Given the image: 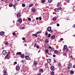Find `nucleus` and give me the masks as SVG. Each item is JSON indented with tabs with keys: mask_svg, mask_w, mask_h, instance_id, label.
I'll return each instance as SVG.
<instances>
[{
	"mask_svg": "<svg viewBox=\"0 0 75 75\" xmlns=\"http://www.w3.org/2000/svg\"><path fill=\"white\" fill-rule=\"evenodd\" d=\"M47 28V31H49V32H50L51 33H52V30H51V27L49 26Z\"/></svg>",
	"mask_w": 75,
	"mask_h": 75,
	"instance_id": "nucleus-1",
	"label": "nucleus"
},
{
	"mask_svg": "<svg viewBox=\"0 0 75 75\" xmlns=\"http://www.w3.org/2000/svg\"><path fill=\"white\" fill-rule=\"evenodd\" d=\"M4 74L3 75H8V73L6 71V70H4Z\"/></svg>",
	"mask_w": 75,
	"mask_h": 75,
	"instance_id": "nucleus-2",
	"label": "nucleus"
},
{
	"mask_svg": "<svg viewBox=\"0 0 75 75\" xmlns=\"http://www.w3.org/2000/svg\"><path fill=\"white\" fill-rule=\"evenodd\" d=\"M50 69L52 71H54L55 70V67L53 66L51 67H50Z\"/></svg>",
	"mask_w": 75,
	"mask_h": 75,
	"instance_id": "nucleus-3",
	"label": "nucleus"
},
{
	"mask_svg": "<svg viewBox=\"0 0 75 75\" xmlns=\"http://www.w3.org/2000/svg\"><path fill=\"white\" fill-rule=\"evenodd\" d=\"M71 67H72V64H70L68 67V69H70Z\"/></svg>",
	"mask_w": 75,
	"mask_h": 75,
	"instance_id": "nucleus-4",
	"label": "nucleus"
},
{
	"mask_svg": "<svg viewBox=\"0 0 75 75\" xmlns=\"http://www.w3.org/2000/svg\"><path fill=\"white\" fill-rule=\"evenodd\" d=\"M25 58L27 60H29L30 59V57L29 56H26L25 57Z\"/></svg>",
	"mask_w": 75,
	"mask_h": 75,
	"instance_id": "nucleus-5",
	"label": "nucleus"
},
{
	"mask_svg": "<svg viewBox=\"0 0 75 75\" xmlns=\"http://www.w3.org/2000/svg\"><path fill=\"white\" fill-rule=\"evenodd\" d=\"M4 32L2 31L0 33V35H4Z\"/></svg>",
	"mask_w": 75,
	"mask_h": 75,
	"instance_id": "nucleus-6",
	"label": "nucleus"
},
{
	"mask_svg": "<svg viewBox=\"0 0 75 75\" xmlns=\"http://www.w3.org/2000/svg\"><path fill=\"white\" fill-rule=\"evenodd\" d=\"M5 58L6 59H9V58H10V57H8V54H6V56L5 57Z\"/></svg>",
	"mask_w": 75,
	"mask_h": 75,
	"instance_id": "nucleus-7",
	"label": "nucleus"
},
{
	"mask_svg": "<svg viewBox=\"0 0 75 75\" xmlns=\"http://www.w3.org/2000/svg\"><path fill=\"white\" fill-rule=\"evenodd\" d=\"M2 53L4 55H6L7 54V52L5 50H4L3 51Z\"/></svg>",
	"mask_w": 75,
	"mask_h": 75,
	"instance_id": "nucleus-8",
	"label": "nucleus"
},
{
	"mask_svg": "<svg viewBox=\"0 0 75 75\" xmlns=\"http://www.w3.org/2000/svg\"><path fill=\"white\" fill-rule=\"evenodd\" d=\"M51 61V59H48L47 60V62L48 63H50Z\"/></svg>",
	"mask_w": 75,
	"mask_h": 75,
	"instance_id": "nucleus-9",
	"label": "nucleus"
},
{
	"mask_svg": "<svg viewBox=\"0 0 75 75\" xmlns=\"http://www.w3.org/2000/svg\"><path fill=\"white\" fill-rule=\"evenodd\" d=\"M20 67L17 66L16 67V70H17V71H18V70H19L20 69Z\"/></svg>",
	"mask_w": 75,
	"mask_h": 75,
	"instance_id": "nucleus-10",
	"label": "nucleus"
},
{
	"mask_svg": "<svg viewBox=\"0 0 75 75\" xmlns=\"http://www.w3.org/2000/svg\"><path fill=\"white\" fill-rule=\"evenodd\" d=\"M54 11H55V12H59V11H58V9L57 8L55 9Z\"/></svg>",
	"mask_w": 75,
	"mask_h": 75,
	"instance_id": "nucleus-11",
	"label": "nucleus"
},
{
	"mask_svg": "<svg viewBox=\"0 0 75 75\" xmlns=\"http://www.w3.org/2000/svg\"><path fill=\"white\" fill-rule=\"evenodd\" d=\"M18 21L19 23H21L22 22V20L21 19H19L18 20Z\"/></svg>",
	"mask_w": 75,
	"mask_h": 75,
	"instance_id": "nucleus-12",
	"label": "nucleus"
},
{
	"mask_svg": "<svg viewBox=\"0 0 75 75\" xmlns=\"http://www.w3.org/2000/svg\"><path fill=\"white\" fill-rule=\"evenodd\" d=\"M64 48L65 50H66L67 48V46L66 45H64Z\"/></svg>",
	"mask_w": 75,
	"mask_h": 75,
	"instance_id": "nucleus-13",
	"label": "nucleus"
},
{
	"mask_svg": "<svg viewBox=\"0 0 75 75\" xmlns=\"http://www.w3.org/2000/svg\"><path fill=\"white\" fill-rule=\"evenodd\" d=\"M16 54H18V55H21L22 54H21V53L20 52H18V53H17Z\"/></svg>",
	"mask_w": 75,
	"mask_h": 75,
	"instance_id": "nucleus-14",
	"label": "nucleus"
},
{
	"mask_svg": "<svg viewBox=\"0 0 75 75\" xmlns=\"http://www.w3.org/2000/svg\"><path fill=\"white\" fill-rule=\"evenodd\" d=\"M34 65H35L37 64V62L35 61L34 62Z\"/></svg>",
	"mask_w": 75,
	"mask_h": 75,
	"instance_id": "nucleus-15",
	"label": "nucleus"
},
{
	"mask_svg": "<svg viewBox=\"0 0 75 75\" xmlns=\"http://www.w3.org/2000/svg\"><path fill=\"white\" fill-rule=\"evenodd\" d=\"M51 38L52 39H54L55 38V36L54 35H52L51 37Z\"/></svg>",
	"mask_w": 75,
	"mask_h": 75,
	"instance_id": "nucleus-16",
	"label": "nucleus"
},
{
	"mask_svg": "<svg viewBox=\"0 0 75 75\" xmlns=\"http://www.w3.org/2000/svg\"><path fill=\"white\" fill-rule=\"evenodd\" d=\"M20 57L21 58H24V55L23 54L22 55H21Z\"/></svg>",
	"mask_w": 75,
	"mask_h": 75,
	"instance_id": "nucleus-17",
	"label": "nucleus"
},
{
	"mask_svg": "<svg viewBox=\"0 0 75 75\" xmlns=\"http://www.w3.org/2000/svg\"><path fill=\"white\" fill-rule=\"evenodd\" d=\"M9 7H12V6H13V4L11 3H10L9 4Z\"/></svg>",
	"mask_w": 75,
	"mask_h": 75,
	"instance_id": "nucleus-18",
	"label": "nucleus"
},
{
	"mask_svg": "<svg viewBox=\"0 0 75 75\" xmlns=\"http://www.w3.org/2000/svg\"><path fill=\"white\" fill-rule=\"evenodd\" d=\"M20 16H21V14L20 13H18L17 14V17H20Z\"/></svg>",
	"mask_w": 75,
	"mask_h": 75,
	"instance_id": "nucleus-19",
	"label": "nucleus"
},
{
	"mask_svg": "<svg viewBox=\"0 0 75 75\" xmlns=\"http://www.w3.org/2000/svg\"><path fill=\"white\" fill-rule=\"evenodd\" d=\"M70 72L71 74H73L74 73V72L73 71H71Z\"/></svg>",
	"mask_w": 75,
	"mask_h": 75,
	"instance_id": "nucleus-20",
	"label": "nucleus"
},
{
	"mask_svg": "<svg viewBox=\"0 0 75 75\" xmlns=\"http://www.w3.org/2000/svg\"><path fill=\"white\" fill-rule=\"evenodd\" d=\"M33 6V4H31L29 6V7H31Z\"/></svg>",
	"mask_w": 75,
	"mask_h": 75,
	"instance_id": "nucleus-21",
	"label": "nucleus"
},
{
	"mask_svg": "<svg viewBox=\"0 0 75 75\" xmlns=\"http://www.w3.org/2000/svg\"><path fill=\"white\" fill-rule=\"evenodd\" d=\"M42 33V32H41V31H39L37 32V34H39L40 33Z\"/></svg>",
	"mask_w": 75,
	"mask_h": 75,
	"instance_id": "nucleus-22",
	"label": "nucleus"
},
{
	"mask_svg": "<svg viewBox=\"0 0 75 75\" xmlns=\"http://www.w3.org/2000/svg\"><path fill=\"white\" fill-rule=\"evenodd\" d=\"M13 8H14V9H15V10H16V5H13Z\"/></svg>",
	"mask_w": 75,
	"mask_h": 75,
	"instance_id": "nucleus-23",
	"label": "nucleus"
},
{
	"mask_svg": "<svg viewBox=\"0 0 75 75\" xmlns=\"http://www.w3.org/2000/svg\"><path fill=\"white\" fill-rule=\"evenodd\" d=\"M53 21H55V20H56V18H55V17H54L53 19Z\"/></svg>",
	"mask_w": 75,
	"mask_h": 75,
	"instance_id": "nucleus-24",
	"label": "nucleus"
},
{
	"mask_svg": "<svg viewBox=\"0 0 75 75\" xmlns=\"http://www.w3.org/2000/svg\"><path fill=\"white\" fill-rule=\"evenodd\" d=\"M51 74L52 75H54V73L53 71H52L51 73Z\"/></svg>",
	"mask_w": 75,
	"mask_h": 75,
	"instance_id": "nucleus-25",
	"label": "nucleus"
},
{
	"mask_svg": "<svg viewBox=\"0 0 75 75\" xmlns=\"http://www.w3.org/2000/svg\"><path fill=\"white\" fill-rule=\"evenodd\" d=\"M22 7H24L25 6V5L24 4H22Z\"/></svg>",
	"mask_w": 75,
	"mask_h": 75,
	"instance_id": "nucleus-26",
	"label": "nucleus"
},
{
	"mask_svg": "<svg viewBox=\"0 0 75 75\" xmlns=\"http://www.w3.org/2000/svg\"><path fill=\"white\" fill-rule=\"evenodd\" d=\"M40 72H43V69H40Z\"/></svg>",
	"mask_w": 75,
	"mask_h": 75,
	"instance_id": "nucleus-27",
	"label": "nucleus"
},
{
	"mask_svg": "<svg viewBox=\"0 0 75 75\" xmlns=\"http://www.w3.org/2000/svg\"><path fill=\"white\" fill-rule=\"evenodd\" d=\"M48 42V39H46L45 40V42H46V43H47Z\"/></svg>",
	"mask_w": 75,
	"mask_h": 75,
	"instance_id": "nucleus-28",
	"label": "nucleus"
},
{
	"mask_svg": "<svg viewBox=\"0 0 75 75\" xmlns=\"http://www.w3.org/2000/svg\"><path fill=\"white\" fill-rule=\"evenodd\" d=\"M48 2H49V3H51V2H52V0H48Z\"/></svg>",
	"mask_w": 75,
	"mask_h": 75,
	"instance_id": "nucleus-29",
	"label": "nucleus"
},
{
	"mask_svg": "<svg viewBox=\"0 0 75 75\" xmlns=\"http://www.w3.org/2000/svg\"><path fill=\"white\" fill-rule=\"evenodd\" d=\"M51 37V34H49L48 36V38H49V37Z\"/></svg>",
	"mask_w": 75,
	"mask_h": 75,
	"instance_id": "nucleus-30",
	"label": "nucleus"
},
{
	"mask_svg": "<svg viewBox=\"0 0 75 75\" xmlns=\"http://www.w3.org/2000/svg\"><path fill=\"white\" fill-rule=\"evenodd\" d=\"M54 52L55 54H57L58 52V51L57 50H55L54 51Z\"/></svg>",
	"mask_w": 75,
	"mask_h": 75,
	"instance_id": "nucleus-31",
	"label": "nucleus"
},
{
	"mask_svg": "<svg viewBox=\"0 0 75 75\" xmlns=\"http://www.w3.org/2000/svg\"><path fill=\"white\" fill-rule=\"evenodd\" d=\"M58 10H62V8L61 7H59Z\"/></svg>",
	"mask_w": 75,
	"mask_h": 75,
	"instance_id": "nucleus-32",
	"label": "nucleus"
},
{
	"mask_svg": "<svg viewBox=\"0 0 75 75\" xmlns=\"http://www.w3.org/2000/svg\"><path fill=\"white\" fill-rule=\"evenodd\" d=\"M45 52L46 53H48V50L47 49L46 50H45Z\"/></svg>",
	"mask_w": 75,
	"mask_h": 75,
	"instance_id": "nucleus-33",
	"label": "nucleus"
},
{
	"mask_svg": "<svg viewBox=\"0 0 75 75\" xmlns=\"http://www.w3.org/2000/svg\"><path fill=\"white\" fill-rule=\"evenodd\" d=\"M42 3H45V0H42L41 1Z\"/></svg>",
	"mask_w": 75,
	"mask_h": 75,
	"instance_id": "nucleus-34",
	"label": "nucleus"
},
{
	"mask_svg": "<svg viewBox=\"0 0 75 75\" xmlns=\"http://www.w3.org/2000/svg\"><path fill=\"white\" fill-rule=\"evenodd\" d=\"M33 35H34V36H35L36 37H37V35H36L35 34H33Z\"/></svg>",
	"mask_w": 75,
	"mask_h": 75,
	"instance_id": "nucleus-35",
	"label": "nucleus"
},
{
	"mask_svg": "<svg viewBox=\"0 0 75 75\" xmlns=\"http://www.w3.org/2000/svg\"><path fill=\"white\" fill-rule=\"evenodd\" d=\"M4 44H5V45H8V42H5L4 43Z\"/></svg>",
	"mask_w": 75,
	"mask_h": 75,
	"instance_id": "nucleus-36",
	"label": "nucleus"
},
{
	"mask_svg": "<svg viewBox=\"0 0 75 75\" xmlns=\"http://www.w3.org/2000/svg\"><path fill=\"white\" fill-rule=\"evenodd\" d=\"M28 20L29 21H31V19L30 18H28Z\"/></svg>",
	"mask_w": 75,
	"mask_h": 75,
	"instance_id": "nucleus-37",
	"label": "nucleus"
},
{
	"mask_svg": "<svg viewBox=\"0 0 75 75\" xmlns=\"http://www.w3.org/2000/svg\"><path fill=\"white\" fill-rule=\"evenodd\" d=\"M35 11V8H34L32 10L33 12H34V11Z\"/></svg>",
	"mask_w": 75,
	"mask_h": 75,
	"instance_id": "nucleus-38",
	"label": "nucleus"
},
{
	"mask_svg": "<svg viewBox=\"0 0 75 75\" xmlns=\"http://www.w3.org/2000/svg\"><path fill=\"white\" fill-rule=\"evenodd\" d=\"M45 34L46 35H48V32H47V31L46 32Z\"/></svg>",
	"mask_w": 75,
	"mask_h": 75,
	"instance_id": "nucleus-39",
	"label": "nucleus"
},
{
	"mask_svg": "<svg viewBox=\"0 0 75 75\" xmlns=\"http://www.w3.org/2000/svg\"><path fill=\"white\" fill-rule=\"evenodd\" d=\"M51 51H54V49L53 48L51 49Z\"/></svg>",
	"mask_w": 75,
	"mask_h": 75,
	"instance_id": "nucleus-40",
	"label": "nucleus"
},
{
	"mask_svg": "<svg viewBox=\"0 0 75 75\" xmlns=\"http://www.w3.org/2000/svg\"><path fill=\"white\" fill-rule=\"evenodd\" d=\"M61 64L59 63V64H58V66H59V67H61Z\"/></svg>",
	"mask_w": 75,
	"mask_h": 75,
	"instance_id": "nucleus-41",
	"label": "nucleus"
},
{
	"mask_svg": "<svg viewBox=\"0 0 75 75\" xmlns=\"http://www.w3.org/2000/svg\"><path fill=\"white\" fill-rule=\"evenodd\" d=\"M39 19L40 20H41L42 19V18H41V17H39Z\"/></svg>",
	"mask_w": 75,
	"mask_h": 75,
	"instance_id": "nucleus-42",
	"label": "nucleus"
},
{
	"mask_svg": "<svg viewBox=\"0 0 75 75\" xmlns=\"http://www.w3.org/2000/svg\"><path fill=\"white\" fill-rule=\"evenodd\" d=\"M45 66L46 67L47 66H48V64H45Z\"/></svg>",
	"mask_w": 75,
	"mask_h": 75,
	"instance_id": "nucleus-43",
	"label": "nucleus"
},
{
	"mask_svg": "<svg viewBox=\"0 0 75 75\" xmlns=\"http://www.w3.org/2000/svg\"><path fill=\"white\" fill-rule=\"evenodd\" d=\"M36 48L38 49V48H39V46H36Z\"/></svg>",
	"mask_w": 75,
	"mask_h": 75,
	"instance_id": "nucleus-44",
	"label": "nucleus"
},
{
	"mask_svg": "<svg viewBox=\"0 0 75 75\" xmlns=\"http://www.w3.org/2000/svg\"><path fill=\"white\" fill-rule=\"evenodd\" d=\"M16 34L15 33H13V35H16Z\"/></svg>",
	"mask_w": 75,
	"mask_h": 75,
	"instance_id": "nucleus-45",
	"label": "nucleus"
},
{
	"mask_svg": "<svg viewBox=\"0 0 75 75\" xmlns=\"http://www.w3.org/2000/svg\"><path fill=\"white\" fill-rule=\"evenodd\" d=\"M57 27H59V24L57 23Z\"/></svg>",
	"mask_w": 75,
	"mask_h": 75,
	"instance_id": "nucleus-46",
	"label": "nucleus"
},
{
	"mask_svg": "<svg viewBox=\"0 0 75 75\" xmlns=\"http://www.w3.org/2000/svg\"><path fill=\"white\" fill-rule=\"evenodd\" d=\"M49 49H51V48H52V47L51 46H49Z\"/></svg>",
	"mask_w": 75,
	"mask_h": 75,
	"instance_id": "nucleus-47",
	"label": "nucleus"
},
{
	"mask_svg": "<svg viewBox=\"0 0 75 75\" xmlns=\"http://www.w3.org/2000/svg\"><path fill=\"white\" fill-rule=\"evenodd\" d=\"M25 38H22V40H25Z\"/></svg>",
	"mask_w": 75,
	"mask_h": 75,
	"instance_id": "nucleus-48",
	"label": "nucleus"
},
{
	"mask_svg": "<svg viewBox=\"0 0 75 75\" xmlns=\"http://www.w3.org/2000/svg\"><path fill=\"white\" fill-rule=\"evenodd\" d=\"M27 45L26 44H24L25 46V47H27Z\"/></svg>",
	"mask_w": 75,
	"mask_h": 75,
	"instance_id": "nucleus-49",
	"label": "nucleus"
},
{
	"mask_svg": "<svg viewBox=\"0 0 75 75\" xmlns=\"http://www.w3.org/2000/svg\"><path fill=\"white\" fill-rule=\"evenodd\" d=\"M66 55H67V54L66 53H64V54H63V55H64V56H65Z\"/></svg>",
	"mask_w": 75,
	"mask_h": 75,
	"instance_id": "nucleus-50",
	"label": "nucleus"
},
{
	"mask_svg": "<svg viewBox=\"0 0 75 75\" xmlns=\"http://www.w3.org/2000/svg\"><path fill=\"white\" fill-rule=\"evenodd\" d=\"M73 68H75V64L73 66Z\"/></svg>",
	"mask_w": 75,
	"mask_h": 75,
	"instance_id": "nucleus-51",
	"label": "nucleus"
},
{
	"mask_svg": "<svg viewBox=\"0 0 75 75\" xmlns=\"http://www.w3.org/2000/svg\"><path fill=\"white\" fill-rule=\"evenodd\" d=\"M60 40H61V41H62L63 40V38H60Z\"/></svg>",
	"mask_w": 75,
	"mask_h": 75,
	"instance_id": "nucleus-52",
	"label": "nucleus"
},
{
	"mask_svg": "<svg viewBox=\"0 0 75 75\" xmlns=\"http://www.w3.org/2000/svg\"><path fill=\"white\" fill-rule=\"evenodd\" d=\"M36 20H38V19H39L38 18V17L36 18Z\"/></svg>",
	"mask_w": 75,
	"mask_h": 75,
	"instance_id": "nucleus-53",
	"label": "nucleus"
},
{
	"mask_svg": "<svg viewBox=\"0 0 75 75\" xmlns=\"http://www.w3.org/2000/svg\"><path fill=\"white\" fill-rule=\"evenodd\" d=\"M21 62H22V63H24V61L22 60L21 61Z\"/></svg>",
	"mask_w": 75,
	"mask_h": 75,
	"instance_id": "nucleus-54",
	"label": "nucleus"
},
{
	"mask_svg": "<svg viewBox=\"0 0 75 75\" xmlns=\"http://www.w3.org/2000/svg\"><path fill=\"white\" fill-rule=\"evenodd\" d=\"M53 57H56L55 55L54 54L53 55Z\"/></svg>",
	"mask_w": 75,
	"mask_h": 75,
	"instance_id": "nucleus-55",
	"label": "nucleus"
},
{
	"mask_svg": "<svg viewBox=\"0 0 75 75\" xmlns=\"http://www.w3.org/2000/svg\"><path fill=\"white\" fill-rule=\"evenodd\" d=\"M75 27V24H74L73 26H72V27Z\"/></svg>",
	"mask_w": 75,
	"mask_h": 75,
	"instance_id": "nucleus-56",
	"label": "nucleus"
},
{
	"mask_svg": "<svg viewBox=\"0 0 75 75\" xmlns=\"http://www.w3.org/2000/svg\"><path fill=\"white\" fill-rule=\"evenodd\" d=\"M17 62H14V64H17Z\"/></svg>",
	"mask_w": 75,
	"mask_h": 75,
	"instance_id": "nucleus-57",
	"label": "nucleus"
},
{
	"mask_svg": "<svg viewBox=\"0 0 75 75\" xmlns=\"http://www.w3.org/2000/svg\"><path fill=\"white\" fill-rule=\"evenodd\" d=\"M69 1H70L69 0L68 1H67V3H69Z\"/></svg>",
	"mask_w": 75,
	"mask_h": 75,
	"instance_id": "nucleus-58",
	"label": "nucleus"
},
{
	"mask_svg": "<svg viewBox=\"0 0 75 75\" xmlns=\"http://www.w3.org/2000/svg\"><path fill=\"white\" fill-rule=\"evenodd\" d=\"M66 51L67 52V51H68V49H66Z\"/></svg>",
	"mask_w": 75,
	"mask_h": 75,
	"instance_id": "nucleus-59",
	"label": "nucleus"
},
{
	"mask_svg": "<svg viewBox=\"0 0 75 75\" xmlns=\"http://www.w3.org/2000/svg\"><path fill=\"white\" fill-rule=\"evenodd\" d=\"M38 75H41V73H39V74H38Z\"/></svg>",
	"mask_w": 75,
	"mask_h": 75,
	"instance_id": "nucleus-60",
	"label": "nucleus"
},
{
	"mask_svg": "<svg viewBox=\"0 0 75 75\" xmlns=\"http://www.w3.org/2000/svg\"><path fill=\"white\" fill-rule=\"evenodd\" d=\"M70 58H72V56L71 55L70 56Z\"/></svg>",
	"mask_w": 75,
	"mask_h": 75,
	"instance_id": "nucleus-61",
	"label": "nucleus"
},
{
	"mask_svg": "<svg viewBox=\"0 0 75 75\" xmlns=\"http://www.w3.org/2000/svg\"><path fill=\"white\" fill-rule=\"evenodd\" d=\"M58 4H57V5L58 6H59V3H58Z\"/></svg>",
	"mask_w": 75,
	"mask_h": 75,
	"instance_id": "nucleus-62",
	"label": "nucleus"
},
{
	"mask_svg": "<svg viewBox=\"0 0 75 75\" xmlns=\"http://www.w3.org/2000/svg\"><path fill=\"white\" fill-rule=\"evenodd\" d=\"M35 21V20H34V19H33V21Z\"/></svg>",
	"mask_w": 75,
	"mask_h": 75,
	"instance_id": "nucleus-63",
	"label": "nucleus"
},
{
	"mask_svg": "<svg viewBox=\"0 0 75 75\" xmlns=\"http://www.w3.org/2000/svg\"><path fill=\"white\" fill-rule=\"evenodd\" d=\"M54 62H56V61L55 60H54Z\"/></svg>",
	"mask_w": 75,
	"mask_h": 75,
	"instance_id": "nucleus-64",
	"label": "nucleus"
}]
</instances>
